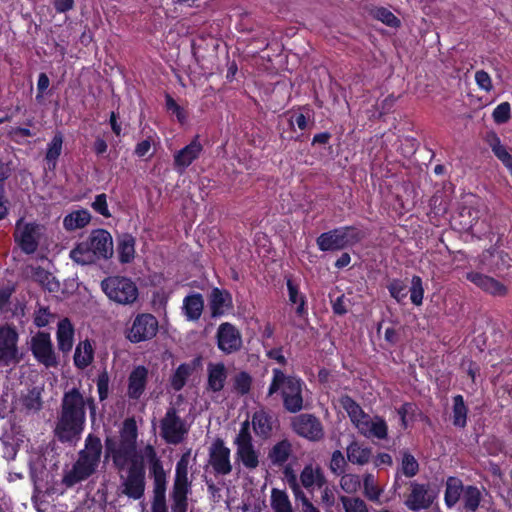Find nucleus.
Returning a JSON list of instances; mask_svg holds the SVG:
<instances>
[{
	"label": "nucleus",
	"instance_id": "7",
	"mask_svg": "<svg viewBox=\"0 0 512 512\" xmlns=\"http://www.w3.org/2000/svg\"><path fill=\"white\" fill-rule=\"evenodd\" d=\"M189 432L184 419L174 407H169L160 420V435L167 444L178 445L182 443Z\"/></svg>",
	"mask_w": 512,
	"mask_h": 512
},
{
	"label": "nucleus",
	"instance_id": "15",
	"mask_svg": "<svg viewBox=\"0 0 512 512\" xmlns=\"http://www.w3.org/2000/svg\"><path fill=\"white\" fill-rule=\"evenodd\" d=\"M218 349L226 355L236 353L243 346L242 335L239 329L230 322H223L216 332Z\"/></svg>",
	"mask_w": 512,
	"mask_h": 512
},
{
	"label": "nucleus",
	"instance_id": "26",
	"mask_svg": "<svg viewBox=\"0 0 512 512\" xmlns=\"http://www.w3.org/2000/svg\"><path fill=\"white\" fill-rule=\"evenodd\" d=\"M209 307L213 318L222 316L232 308V296L227 290L213 288L209 298Z\"/></svg>",
	"mask_w": 512,
	"mask_h": 512
},
{
	"label": "nucleus",
	"instance_id": "45",
	"mask_svg": "<svg viewBox=\"0 0 512 512\" xmlns=\"http://www.w3.org/2000/svg\"><path fill=\"white\" fill-rule=\"evenodd\" d=\"M153 480V499L151 508L167 507L166 490H167V474L152 477Z\"/></svg>",
	"mask_w": 512,
	"mask_h": 512
},
{
	"label": "nucleus",
	"instance_id": "38",
	"mask_svg": "<svg viewBox=\"0 0 512 512\" xmlns=\"http://www.w3.org/2000/svg\"><path fill=\"white\" fill-rule=\"evenodd\" d=\"M74 365L80 370H84L94 360V349L89 340L80 342L75 349L74 353Z\"/></svg>",
	"mask_w": 512,
	"mask_h": 512
},
{
	"label": "nucleus",
	"instance_id": "48",
	"mask_svg": "<svg viewBox=\"0 0 512 512\" xmlns=\"http://www.w3.org/2000/svg\"><path fill=\"white\" fill-rule=\"evenodd\" d=\"M271 507L274 512H294L286 491L277 488L271 491Z\"/></svg>",
	"mask_w": 512,
	"mask_h": 512
},
{
	"label": "nucleus",
	"instance_id": "46",
	"mask_svg": "<svg viewBox=\"0 0 512 512\" xmlns=\"http://www.w3.org/2000/svg\"><path fill=\"white\" fill-rule=\"evenodd\" d=\"M463 508L468 512H475L482 501L481 491L477 486L467 485L462 494Z\"/></svg>",
	"mask_w": 512,
	"mask_h": 512
},
{
	"label": "nucleus",
	"instance_id": "54",
	"mask_svg": "<svg viewBox=\"0 0 512 512\" xmlns=\"http://www.w3.org/2000/svg\"><path fill=\"white\" fill-rule=\"evenodd\" d=\"M401 471L408 478L414 477L419 472L418 461L407 450L402 451Z\"/></svg>",
	"mask_w": 512,
	"mask_h": 512
},
{
	"label": "nucleus",
	"instance_id": "37",
	"mask_svg": "<svg viewBox=\"0 0 512 512\" xmlns=\"http://www.w3.org/2000/svg\"><path fill=\"white\" fill-rule=\"evenodd\" d=\"M199 359H195L192 363L180 364L170 378V384L173 390L180 391L186 385L187 379L194 372Z\"/></svg>",
	"mask_w": 512,
	"mask_h": 512
},
{
	"label": "nucleus",
	"instance_id": "3",
	"mask_svg": "<svg viewBox=\"0 0 512 512\" xmlns=\"http://www.w3.org/2000/svg\"><path fill=\"white\" fill-rule=\"evenodd\" d=\"M113 255V239L105 229H94L87 240L78 243L70 258L82 265L92 264L98 259H109Z\"/></svg>",
	"mask_w": 512,
	"mask_h": 512
},
{
	"label": "nucleus",
	"instance_id": "60",
	"mask_svg": "<svg viewBox=\"0 0 512 512\" xmlns=\"http://www.w3.org/2000/svg\"><path fill=\"white\" fill-rule=\"evenodd\" d=\"M390 296L398 303L402 302L407 296V285L401 279L394 278L387 285Z\"/></svg>",
	"mask_w": 512,
	"mask_h": 512
},
{
	"label": "nucleus",
	"instance_id": "57",
	"mask_svg": "<svg viewBox=\"0 0 512 512\" xmlns=\"http://www.w3.org/2000/svg\"><path fill=\"white\" fill-rule=\"evenodd\" d=\"M424 298L422 278L414 275L411 279L410 300L415 306H421Z\"/></svg>",
	"mask_w": 512,
	"mask_h": 512
},
{
	"label": "nucleus",
	"instance_id": "47",
	"mask_svg": "<svg viewBox=\"0 0 512 512\" xmlns=\"http://www.w3.org/2000/svg\"><path fill=\"white\" fill-rule=\"evenodd\" d=\"M362 434L369 435L380 440L386 439L388 436V425L382 417L375 416L372 421L368 415V424L367 426H364V433Z\"/></svg>",
	"mask_w": 512,
	"mask_h": 512
},
{
	"label": "nucleus",
	"instance_id": "39",
	"mask_svg": "<svg viewBox=\"0 0 512 512\" xmlns=\"http://www.w3.org/2000/svg\"><path fill=\"white\" fill-rule=\"evenodd\" d=\"M337 230L341 231L338 233L340 234L341 242L343 244L344 249L359 244L366 237L365 232L355 225L337 227Z\"/></svg>",
	"mask_w": 512,
	"mask_h": 512
},
{
	"label": "nucleus",
	"instance_id": "29",
	"mask_svg": "<svg viewBox=\"0 0 512 512\" xmlns=\"http://www.w3.org/2000/svg\"><path fill=\"white\" fill-rule=\"evenodd\" d=\"M252 424L255 434L262 438L268 439L273 431L272 416L264 409L257 410L252 415Z\"/></svg>",
	"mask_w": 512,
	"mask_h": 512
},
{
	"label": "nucleus",
	"instance_id": "32",
	"mask_svg": "<svg viewBox=\"0 0 512 512\" xmlns=\"http://www.w3.org/2000/svg\"><path fill=\"white\" fill-rule=\"evenodd\" d=\"M227 379L226 368L223 363L210 364L208 366L207 389L212 392H220Z\"/></svg>",
	"mask_w": 512,
	"mask_h": 512
},
{
	"label": "nucleus",
	"instance_id": "28",
	"mask_svg": "<svg viewBox=\"0 0 512 512\" xmlns=\"http://www.w3.org/2000/svg\"><path fill=\"white\" fill-rule=\"evenodd\" d=\"M459 218L462 230L478 237L484 233L483 229L478 228L480 218V211L478 209L464 206L459 212Z\"/></svg>",
	"mask_w": 512,
	"mask_h": 512
},
{
	"label": "nucleus",
	"instance_id": "55",
	"mask_svg": "<svg viewBox=\"0 0 512 512\" xmlns=\"http://www.w3.org/2000/svg\"><path fill=\"white\" fill-rule=\"evenodd\" d=\"M340 476V487L347 494H354L360 489L361 479L359 475L344 473Z\"/></svg>",
	"mask_w": 512,
	"mask_h": 512
},
{
	"label": "nucleus",
	"instance_id": "8",
	"mask_svg": "<svg viewBox=\"0 0 512 512\" xmlns=\"http://www.w3.org/2000/svg\"><path fill=\"white\" fill-rule=\"evenodd\" d=\"M19 334L15 327L0 326V367H9L19 364L22 353L18 347Z\"/></svg>",
	"mask_w": 512,
	"mask_h": 512
},
{
	"label": "nucleus",
	"instance_id": "17",
	"mask_svg": "<svg viewBox=\"0 0 512 512\" xmlns=\"http://www.w3.org/2000/svg\"><path fill=\"white\" fill-rule=\"evenodd\" d=\"M191 449L184 452L176 463L174 482L170 497L188 498L192 490V482L188 478V466Z\"/></svg>",
	"mask_w": 512,
	"mask_h": 512
},
{
	"label": "nucleus",
	"instance_id": "6",
	"mask_svg": "<svg viewBox=\"0 0 512 512\" xmlns=\"http://www.w3.org/2000/svg\"><path fill=\"white\" fill-rule=\"evenodd\" d=\"M476 268L487 273L503 276L505 271L512 265V258L504 250H499L497 243L487 249H484L475 259Z\"/></svg>",
	"mask_w": 512,
	"mask_h": 512
},
{
	"label": "nucleus",
	"instance_id": "49",
	"mask_svg": "<svg viewBox=\"0 0 512 512\" xmlns=\"http://www.w3.org/2000/svg\"><path fill=\"white\" fill-rule=\"evenodd\" d=\"M138 428L134 418L124 420L120 430L119 443L137 446Z\"/></svg>",
	"mask_w": 512,
	"mask_h": 512
},
{
	"label": "nucleus",
	"instance_id": "52",
	"mask_svg": "<svg viewBox=\"0 0 512 512\" xmlns=\"http://www.w3.org/2000/svg\"><path fill=\"white\" fill-rule=\"evenodd\" d=\"M36 280L41 284V286L49 291V292H58L60 289V283L56 278L53 276L52 273L44 270V269H38L35 272Z\"/></svg>",
	"mask_w": 512,
	"mask_h": 512
},
{
	"label": "nucleus",
	"instance_id": "18",
	"mask_svg": "<svg viewBox=\"0 0 512 512\" xmlns=\"http://www.w3.org/2000/svg\"><path fill=\"white\" fill-rule=\"evenodd\" d=\"M231 450L221 438H216L209 448V464L215 475H228L232 472Z\"/></svg>",
	"mask_w": 512,
	"mask_h": 512
},
{
	"label": "nucleus",
	"instance_id": "33",
	"mask_svg": "<svg viewBox=\"0 0 512 512\" xmlns=\"http://www.w3.org/2000/svg\"><path fill=\"white\" fill-rule=\"evenodd\" d=\"M135 238L128 233L121 235L117 242L118 260L122 264L131 263L135 258Z\"/></svg>",
	"mask_w": 512,
	"mask_h": 512
},
{
	"label": "nucleus",
	"instance_id": "50",
	"mask_svg": "<svg viewBox=\"0 0 512 512\" xmlns=\"http://www.w3.org/2000/svg\"><path fill=\"white\" fill-rule=\"evenodd\" d=\"M382 489L378 487L375 482V477L371 473H366L363 476V494L364 496L373 502H379V498L382 494Z\"/></svg>",
	"mask_w": 512,
	"mask_h": 512
},
{
	"label": "nucleus",
	"instance_id": "35",
	"mask_svg": "<svg viewBox=\"0 0 512 512\" xmlns=\"http://www.w3.org/2000/svg\"><path fill=\"white\" fill-rule=\"evenodd\" d=\"M452 424L459 429H464L467 426L468 419V406L465 404L464 397L457 394L452 397Z\"/></svg>",
	"mask_w": 512,
	"mask_h": 512
},
{
	"label": "nucleus",
	"instance_id": "27",
	"mask_svg": "<svg viewBox=\"0 0 512 512\" xmlns=\"http://www.w3.org/2000/svg\"><path fill=\"white\" fill-rule=\"evenodd\" d=\"M347 460L353 465L364 466L372 459V448L353 440L346 448Z\"/></svg>",
	"mask_w": 512,
	"mask_h": 512
},
{
	"label": "nucleus",
	"instance_id": "1",
	"mask_svg": "<svg viewBox=\"0 0 512 512\" xmlns=\"http://www.w3.org/2000/svg\"><path fill=\"white\" fill-rule=\"evenodd\" d=\"M86 425V402L79 388L63 393L54 434L61 443L80 439Z\"/></svg>",
	"mask_w": 512,
	"mask_h": 512
},
{
	"label": "nucleus",
	"instance_id": "11",
	"mask_svg": "<svg viewBox=\"0 0 512 512\" xmlns=\"http://www.w3.org/2000/svg\"><path fill=\"white\" fill-rule=\"evenodd\" d=\"M292 431L311 442H318L324 437V427L321 420L311 413H302L291 418Z\"/></svg>",
	"mask_w": 512,
	"mask_h": 512
},
{
	"label": "nucleus",
	"instance_id": "63",
	"mask_svg": "<svg viewBox=\"0 0 512 512\" xmlns=\"http://www.w3.org/2000/svg\"><path fill=\"white\" fill-rule=\"evenodd\" d=\"M496 124H505L511 118V105L509 102H502L496 106L492 113Z\"/></svg>",
	"mask_w": 512,
	"mask_h": 512
},
{
	"label": "nucleus",
	"instance_id": "58",
	"mask_svg": "<svg viewBox=\"0 0 512 512\" xmlns=\"http://www.w3.org/2000/svg\"><path fill=\"white\" fill-rule=\"evenodd\" d=\"M347 459L340 450L333 451L329 462V469L335 476H340L345 473L347 468Z\"/></svg>",
	"mask_w": 512,
	"mask_h": 512
},
{
	"label": "nucleus",
	"instance_id": "34",
	"mask_svg": "<svg viewBox=\"0 0 512 512\" xmlns=\"http://www.w3.org/2000/svg\"><path fill=\"white\" fill-rule=\"evenodd\" d=\"M338 232L340 231L337 230V228H334L321 233L316 239L318 249L322 252L344 250L340 234Z\"/></svg>",
	"mask_w": 512,
	"mask_h": 512
},
{
	"label": "nucleus",
	"instance_id": "51",
	"mask_svg": "<svg viewBox=\"0 0 512 512\" xmlns=\"http://www.w3.org/2000/svg\"><path fill=\"white\" fill-rule=\"evenodd\" d=\"M419 408L414 402H404L398 409L397 414L400 417L401 427L405 430L409 426V421H414Z\"/></svg>",
	"mask_w": 512,
	"mask_h": 512
},
{
	"label": "nucleus",
	"instance_id": "36",
	"mask_svg": "<svg viewBox=\"0 0 512 512\" xmlns=\"http://www.w3.org/2000/svg\"><path fill=\"white\" fill-rule=\"evenodd\" d=\"M292 454V444L288 439L278 441L268 452L273 465L283 466Z\"/></svg>",
	"mask_w": 512,
	"mask_h": 512
},
{
	"label": "nucleus",
	"instance_id": "13",
	"mask_svg": "<svg viewBox=\"0 0 512 512\" xmlns=\"http://www.w3.org/2000/svg\"><path fill=\"white\" fill-rule=\"evenodd\" d=\"M304 381L295 375H286L281 369L272 370V379L267 391V397L280 393L282 400L296 393L297 390L303 391Z\"/></svg>",
	"mask_w": 512,
	"mask_h": 512
},
{
	"label": "nucleus",
	"instance_id": "12",
	"mask_svg": "<svg viewBox=\"0 0 512 512\" xmlns=\"http://www.w3.org/2000/svg\"><path fill=\"white\" fill-rule=\"evenodd\" d=\"M159 323L157 318L150 313H140L132 321L127 330L126 338L131 343H140L151 340L157 335Z\"/></svg>",
	"mask_w": 512,
	"mask_h": 512
},
{
	"label": "nucleus",
	"instance_id": "21",
	"mask_svg": "<svg viewBox=\"0 0 512 512\" xmlns=\"http://www.w3.org/2000/svg\"><path fill=\"white\" fill-rule=\"evenodd\" d=\"M149 371L144 365L133 368L128 376L127 395L130 399L138 400L144 394L148 383Z\"/></svg>",
	"mask_w": 512,
	"mask_h": 512
},
{
	"label": "nucleus",
	"instance_id": "9",
	"mask_svg": "<svg viewBox=\"0 0 512 512\" xmlns=\"http://www.w3.org/2000/svg\"><path fill=\"white\" fill-rule=\"evenodd\" d=\"M122 478L120 494L132 500H140L145 494V468L142 462L132 461L128 467L127 476Z\"/></svg>",
	"mask_w": 512,
	"mask_h": 512
},
{
	"label": "nucleus",
	"instance_id": "53",
	"mask_svg": "<svg viewBox=\"0 0 512 512\" xmlns=\"http://www.w3.org/2000/svg\"><path fill=\"white\" fill-rule=\"evenodd\" d=\"M283 408L286 412L297 414L304 408L303 391L297 390L296 393L282 400Z\"/></svg>",
	"mask_w": 512,
	"mask_h": 512
},
{
	"label": "nucleus",
	"instance_id": "4",
	"mask_svg": "<svg viewBox=\"0 0 512 512\" xmlns=\"http://www.w3.org/2000/svg\"><path fill=\"white\" fill-rule=\"evenodd\" d=\"M101 289L110 301L120 305H131L139 296L136 283L125 276L106 277L101 281Z\"/></svg>",
	"mask_w": 512,
	"mask_h": 512
},
{
	"label": "nucleus",
	"instance_id": "5",
	"mask_svg": "<svg viewBox=\"0 0 512 512\" xmlns=\"http://www.w3.org/2000/svg\"><path fill=\"white\" fill-rule=\"evenodd\" d=\"M234 445L236 446V461L242 463L249 470H254L259 466V452L253 444L249 420L241 423L239 432L234 439Z\"/></svg>",
	"mask_w": 512,
	"mask_h": 512
},
{
	"label": "nucleus",
	"instance_id": "40",
	"mask_svg": "<svg viewBox=\"0 0 512 512\" xmlns=\"http://www.w3.org/2000/svg\"><path fill=\"white\" fill-rule=\"evenodd\" d=\"M91 214L86 209L72 211L63 219V226L67 231L84 228L90 223Z\"/></svg>",
	"mask_w": 512,
	"mask_h": 512
},
{
	"label": "nucleus",
	"instance_id": "43",
	"mask_svg": "<svg viewBox=\"0 0 512 512\" xmlns=\"http://www.w3.org/2000/svg\"><path fill=\"white\" fill-rule=\"evenodd\" d=\"M368 14L383 24L391 27L398 28L401 25L400 20L387 8L376 5L366 6Z\"/></svg>",
	"mask_w": 512,
	"mask_h": 512
},
{
	"label": "nucleus",
	"instance_id": "62",
	"mask_svg": "<svg viewBox=\"0 0 512 512\" xmlns=\"http://www.w3.org/2000/svg\"><path fill=\"white\" fill-rule=\"evenodd\" d=\"M22 405L30 411H39L42 408L40 392L36 389L29 390L22 398Z\"/></svg>",
	"mask_w": 512,
	"mask_h": 512
},
{
	"label": "nucleus",
	"instance_id": "24",
	"mask_svg": "<svg viewBox=\"0 0 512 512\" xmlns=\"http://www.w3.org/2000/svg\"><path fill=\"white\" fill-rule=\"evenodd\" d=\"M300 483L307 490L321 489L327 484V479L320 466L307 464L300 472Z\"/></svg>",
	"mask_w": 512,
	"mask_h": 512
},
{
	"label": "nucleus",
	"instance_id": "59",
	"mask_svg": "<svg viewBox=\"0 0 512 512\" xmlns=\"http://www.w3.org/2000/svg\"><path fill=\"white\" fill-rule=\"evenodd\" d=\"M340 501L345 512H369L367 504L359 497L341 496Z\"/></svg>",
	"mask_w": 512,
	"mask_h": 512
},
{
	"label": "nucleus",
	"instance_id": "56",
	"mask_svg": "<svg viewBox=\"0 0 512 512\" xmlns=\"http://www.w3.org/2000/svg\"><path fill=\"white\" fill-rule=\"evenodd\" d=\"M252 386V377L246 371L239 372L234 377L233 388L240 395H246L250 392Z\"/></svg>",
	"mask_w": 512,
	"mask_h": 512
},
{
	"label": "nucleus",
	"instance_id": "23",
	"mask_svg": "<svg viewBox=\"0 0 512 512\" xmlns=\"http://www.w3.org/2000/svg\"><path fill=\"white\" fill-rule=\"evenodd\" d=\"M286 286L288 291V299L290 304L296 305V315L298 317H303L307 315V298L305 294L300 291V284L297 282L293 275H285Z\"/></svg>",
	"mask_w": 512,
	"mask_h": 512
},
{
	"label": "nucleus",
	"instance_id": "20",
	"mask_svg": "<svg viewBox=\"0 0 512 512\" xmlns=\"http://www.w3.org/2000/svg\"><path fill=\"white\" fill-rule=\"evenodd\" d=\"M203 146L199 141V136L196 135L189 144L178 150L174 154L173 166L174 169L182 174L185 170L199 158Z\"/></svg>",
	"mask_w": 512,
	"mask_h": 512
},
{
	"label": "nucleus",
	"instance_id": "22",
	"mask_svg": "<svg viewBox=\"0 0 512 512\" xmlns=\"http://www.w3.org/2000/svg\"><path fill=\"white\" fill-rule=\"evenodd\" d=\"M341 407L346 411L350 421L355 425L360 433H364V426L368 424V414L362 407L348 394L339 398Z\"/></svg>",
	"mask_w": 512,
	"mask_h": 512
},
{
	"label": "nucleus",
	"instance_id": "41",
	"mask_svg": "<svg viewBox=\"0 0 512 512\" xmlns=\"http://www.w3.org/2000/svg\"><path fill=\"white\" fill-rule=\"evenodd\" d=\"M143 458L148 463L150 477H157L166 475L164 470L163 462L157 455L155 447L151 444H147L143 449Z\"/></svg>",
	"mask_w": 512,
	"mask_h": 512
},
{
	"label": "nucleus",
	"instance_id": "25",
	"mask_svg": "<svg viewBox=\"0 0 512 512\" xmlns=\"http://www.w3.org/2000/svg\"><path fill=\"white\" fill-rule=\"evenodd\" d=\"M182 314L187 321L196 322L201 318L204 310V298L199 292H192L184 297Z\"/></svg>",
	"mask_w": 512,
	"mask_h": 512
},
{
	"label": "nucleus",
	"instance_id": "16",
	"mask_svg": "<svg viewBox=\"0 0 512 512\" xmlns=\"http://www.w3.org/2000/svg\"><path fill=\"white\" fill-rule=\"evenodd\" d=\"M31 352L34 358L45 367H55L58 364L50 334L39 331L31 339Z\"/></svg>",
	"mask_w": 512,
	"mask_h": 512
},
{
	"label": "nucleus",
	"instance_id": "61",
	"mask_svg": "<svg viewBox=\"0 0 512 512\" xmlns=\"http://www.w3.org/2000/svg\"><path fill=\"white\" fill-rule=\"evenodd\" d=\"M165 106L166 110L176 116L177 121L180 124H184L187 121V112L181 107L175 99L168 93L165 95Z\"/></svg>",
	"mask_w": 512,
	"mask_h": 512
},
{
	"label": "nucleus",
	"instance_id": "64",
	"mask_svg": "<svg viewBox=\"0 0 512 512\" xmlns=\"http://www.w3.org/2000/svg\"><path fill=\"white\" fill-rule=\"evenodd\" d=\"M109 383H110V378H109L108 372L106 369H104L102 372L99 373L97 380H96L97 391H98V396H99L100 401H104L108 398Z\"/></svg>",
	"mask_w": 512,
	"mask_h": 512
},
{
	"label": "nucleus",
	"instance_id": "19",
	"mask_svg": "<svg viewBox=\"0 0 512 512\" xmlns=\"http://www.w3.org/2000/svg\"><path fill=\"white\" fill-rule=\"evenodd\" d=\"M434 496L429 493V486L416 481L410 483V493L407 495L404 504L413 512L426 510L434 502Z\"/></svg>",
	"mask_w": 512,
	"mask_h": 512
},
{
	"label": "nucleus",
	"instance_id": "44",
	"mask_svg": "<svg viewBox=\"0 0 512 512\" xmlns=\"http://www.w3.org/2000/svg\"><path fill=\"white\" fill-rule=\"evenodd\" d=\"M64 137L61 131H56L51 141L47 144L45 160L49 168H55L62 153Z\"/></svg>",
	"mask_w": 512,
	"mask_h": 512
},
{
	"label": "nucleus",
	"instance_id": "10",
	"mask_svg": "<svg viewBox=\"0 0 512 512\" xmlns=\"http://www.w3.org/2000/svg\"><path fill=\"white\" fill-rule=\"evenodd\" d=\"M43 226L36 222L23 223V218L17 220L14 241L25 254H34L39 247Z\"/></svg>",
	"mask_w": 512,
	"mask_h": 512
},
{
	"label": "nucleus",
	"instance_id": "2",
	"mask_svg": "<svg viewBox=\"0 0 512 512\" xmlns=\"http://www.w3.org/2000/svg\"><path fill=\"white\" fill-rule=\"evenodd\" d=\"M102 450L101 439L95 434H88L84 448L79 451L78 459L73 464L71 471L64 476L63 482L71 487L96 473L101 461Z\"/></svg>",
	"mask_w": 512,
	"mask_h": 512
},
{
	"label": "nucleus",
	"instance_id": "14",
	"mask_svg": "<svg viewBox=\"0 0 512 512\" xmlns=\"http://www.w3.org/2000/svg\"><path fill=\"white\" fill-rule=\"evenodd\" d=\"M463 277L478 289L493 297H505L508 294L509 290L505 284L483 273V270H469L464 273Z\"/></svg>",
	"mask_w": 512,
	"mask_h": 512
},
{
	"label": "nucleus",
	"instance_id": "42",
	"mask_svg": "<svg viewBox=\"0 0 512 512\" xmlns=\"http://www.w3.org/2000/svg\"><path fill=\"white\" fill-rule=\"evenodd\" d=\"M136 448L137 446L119 443V448L112 457L113 465L118 471L124 470L128 462L136 461Z\"/></svg>",
	"mask_w": 512,
	"mask_h": 512
},
{
	"label": "nucleus",
	"instance_id": "30",
	"mask_svg": "<svg viewBox=\"0 0 512 512\" xmlns=\"http://www.w3.org/2000/svg\"><path fill=\"white\" fill-rule=\"evenodd\" d=\"M56 338L60 351L65 353L72 349L74 341V327L68 318H64L58 322Z\"/></svg>",
	"mask_w": 512,
	"mask_h": 512
},
{
	"label": "nucleus",
	"instance_id": "31",
	"mask_svg": "<svg viewBox=\"0 0 512 512\" xmlns=\"http://www.w3.org/2000/svg\"><path fill=\"white\" fill-rule=\"evenodd\" d=\"M465 486L458 477L450 476L446 480L444 502L448 508H453L461 498Z\"/></svg>",
	"mask_w": 512,
	"mask_h": 512
}]
</instances>
